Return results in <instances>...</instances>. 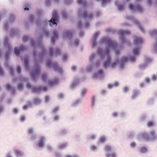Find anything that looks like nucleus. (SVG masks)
<instances>
[{
  "mask_svg": "<svg viewBox=\"0 0 157 157\" xmlns=\"http://www.w3.org/2000/svg\"><path fill=\"white\" fill-rule=\"evenodd\" d=\"M58 17L56 11L53 10L52 11V17L49 21H48L47 20H45L42 21L39 19H36L35 20L36 25L37 26L40 28H43V29H44L48 22L49 25L51 27L55 25L56 26L57 23L58 21Z\"/></svg>",
  "mask_w": 157,
  "mask_h": 157,
  "instance_id": "nucleus-1",
  "label": "nucleus"
},
{
  "mask_svg": "<svg viewBox=\"0 0 157 157\" xmlns=\"http://www.w3.org/2000/svg\"><path fill=\"white\" fill-rule=\"evenodd\" d=\"M46 53L44 46L41 44L40 46H35L33 51V56L34 58V62L35 64L41 62Z\"/></svg>",
  "mask_w": 157,
  "mask_h": 157,
  "instance_id": "nucleus-2",
  "label": "nucleus"
},
{
  "mask_svg": "<svg viewBox=\"0 0 157 157\" xmlns=\"http://www.w3.org/2000/svg\"><path fill=\"white\" fill-rule=\"evenodd\" d=\"M78 17L80 16L83 17L84 19L85 22L82 24L81 21H79L77 24L78 28L81 29L83 24L84 27L88 28L90 27L89 21L93 17V14L92 13L88 14L85 10H84L81 13L80 10H79L78 12Z\"/></svg>",
  "mask_w": 157,
  "mask_h": 157,
  "instance_id": "nucleus-3",
  "label": "nucleus"
},
{
  "mask_svg": "<svg viewBox=\"0 0 157 157\" xmlns=\"http://www.w3.org/2000/svg\"><path fill=\"white\" fill-rule=\"evenodd\" d=\"M100 42L106 44V46L114 49L116 55L118 56L120 53V51L118 48L117 44L116 41H113L109 38L103 37L100 40Z\"/></svg>",
  "mask_w": 157,
  "mask_h": 157,
  "instance_id": "nucleus-4",
  "label": "nucleus"
},
{
  "mask_svg": "<svg viewBox=\"0 0 157 157\" xmlns=\"http://www.w3.org/2000/svg\"><path fill=\"white\" fill-rule=\"evenodd\" d=\"M97 54L93 53L89 58V61L92 63L88 65L86 68V71L88 72H91L94 69L99 67L100 64V60H97L95 62L92 63L94 60L97 58Z\"/></svg>",
  "mask_w": 157,
  "mask_h": 157,
  "instance_id": "nucleus-5",
  "label": "nucleus"
},
{
  "mask_svg": "<svg viewBox=\"0 0 157 157\" xmlns=\"http://www.w3.org/2000/svg\"><path fill=\"white\" fill-rule=\"evenodd\" d=\"M139 136L146 140L154 141L157 139V135L153 131H151L149 133H142L139 135Z\"/></svg>",
  "mask_w": 157,
  "mask_h": 157,
  "instance_id": "nucleus-6",
  "label": "nucleus"
},
{
  "mask_svg": "<svg viewBox=\"0 0 157 157\" xmlns=\"http://www.w3.org/2000/svg\"><path fill=\"white\" fill-rule=\"evenodd\" d=\"M9 39L7 37L5 38L4 40V46L6 48V51L4 66L6 67L10 66L8 64L9 56L11 50L10 44L8 42Z\"/></svg>",
  "mask_w": 157,
  "mask_h": 157,
  "instance_id": "nucleus-7",
  "label": "nucleus"
},
{
  "mask_svg": "<svg viewBox=\"0 0 157 157\" xmlns=\"http://www.w3.org/2000/svg\"><path fill=\"white\" fill-rule=\"evenodd\" d=\"M43 36V34H40L38 40L35 42L32 39L30 36L25 35L23 37L22 40L24 42H25L28 40H30V44L31 47H34L37 45L40 46L41 45V41H42Z\"/></svg>",
  "mask_w": 157,
  "mask_h": 157,
  "instance_id": "nucleus-8",
  "label": "nucleus"
},
{
  "mask_svg": "<svg viewBox=\"0 0 157 157\" xmlns=\"http://www.w3.org/2000/svg\"><path fill=\"white\" fill-rule=\"evenodd\" d=\"M111 58L110 56L107 57L106 59L103 63V66L104 68L107 69L108 67H111L112 68H114L117 65L119 64V62L118 59H116L114 61H111Z\"/></svg>",
  "mask_w": 157,
  "mask_h": 157,
  "instance_id": "nucleus-9",
  "label": "nucleus"
},
{
  "mask_svg": "<svg viewBox=\"0 0 157 157\" xmlns=\"http://www.w3.org/2000/svg\"><path fill=\"white\" fill-rule=\"evenodd\" d=\"M118 33L120 36V39L122 44L128 45L130 44L129 40L126 39L124 36V35H127L130 34L131 33L130 31L121 30L118 31Z\"/></svg>",
  "mask_w": 157,
  "mask_h": 157,
  "instance_id": "nucleus-10",
  "label": "nucleus"
},
{
  "mask_svg": "<svg viewBox=\"0 0 157 157\" xmlns=\"http://www.w3.org/2000/svg\"><path fill=\"white\" fill-rule=\"evenodd\" d=\"M136 57L134 56H130L129 58L126 56L123 57L121 59L119 62L120 68L121 69L124 68L125 64L128 60H129L131 62H135L136 60Z\"/></svg>",
  "mask_w": 157,
  "mask_h": 157,
  "instance_id": "nucleus-11",
  "label": "nucleus"
},
{
  "mask_svg": "<svg viewBox=\"0 0 157 157\" xmlns=\"http://www.w3.org/2000/svg\"><path fill=\"white\" fill-rule=\"evenodd\" d=\"M104 151L106 157H117L118 155L117 153L113 151L112 147L109 145L105 146Z\"/></svg>",
  "mask_w": 157,
  "mask_h": 157,
  "instance_id": "nucleus-12",
  "label": "nucleus"
},
{
  "mask_svg": "<svg viewBox=\"0 0 157 157\" xmlns=\"http://www.w3.org/2000/svg\"><path fill=\"white\" fill-rule=\"evenodd\" d=\"M46 66L48 67H52L54 71L60 73L62 72V69L59 66L56 62H52L51 60H48L46 62Z\"/></svg>",
  "mask_w": 157,
  "mask_h": 157,
  "instance_id": "nucleus-13",
  "label": "nucleus"
},
{
  "mask_svg": "<svg viewBox=\"0 0 157 157\" xmlns=\"http://www.w3.org/2000/svg\"><path fill=\"white\" fill-rule=\"evenodd\" d=\"M26 85L27 87L31 89L33 93L39 92L41 91L45 92L47 90V87L46 86H33L29 82H27Z\"/></svg>",
  "mask_w": 157,
  "mask_h": 157,
  "instance_id": "nucleus-14",
  "label": "nucleus"
},
{
  "mask_svg": "<svg viewBox=\"0 0 157 157\" xmlns=\"http://www.w3.org/2000/svg\"><path fill=\"white\" fill-rule=\"evenodd\" d=\"M35 69L30 73V75L32 78L34 80L38 75L40 72V67L38 64L35 65Z\"/></svg>",
  "mask_w": 157,
  "mask_h": 157,
  "instance_id": "nucleus-15",
  "label": "nucleus"
},
{
  "mask_svg": "<svg viewBox=\"0 0 157 157\" xmlns=\"http://www.w3.org/2000/svg\"><path fill=\"white\" fill-rule=\"evenodd\" d=\"M126 19L132 21L134 23L137 25L140 29L141 30L142 32H144V28L140 25L139 21L135 18L133 16H126Z\"/></svg>",
  "mask_w": 157,
  "mask_h": 157,
  "instance_id": "nucleus-16",
  "label": "nucleus"
},
{
  "mask_svg": "<svg viewBox=\"0 0 157 157\" xmlns=\"http://www.w3.org/2000/svg\"><path fill=\"white\" fill-rule=\"evenodd\" d=\"M97 52L99 54L100 58L101 59H104L105 58V56L106 55L107 57L109 56H110L109 55V50L108 47L105 48L104 50V54H103L102 49L100 48L98 49Z\"/></svg>",
  "mask_w": 157,
  "mask_h": 157,
  "instance_id": "nucleus-17",
  "label": "nucleus"
},
{
  "mask_svg": "<svg viewBox=\"0 0 157 157\" xmlns=\"http://www.w3.org/2000/svg\"><path fill=\"white\" fill-rule=\"evenodd\" d=\"M150 35L152 36H155L156 42L154 45V51L155 53H157V29L151 30L149 32Z\"/></svg>",
  "mask_w": 157,
  "mask_h": 157,
  "instance_id": "nucleus-18",
  "label": "nucleus"
},
{
  "mask_svg": "<svg viewBox=\"0 0 157 157\" xmlns=\"http://www.w3.org/2000/svg\"><path fill=\"white\" fill-rule=\"evenodd\" d=\"M46 138L44 136H40L37 144V146L40 149H42L45 145Z\"/></svg>",
  "mask_w": 157,
  "mask_h": 157,
  "instance_id": "nucleus-19",
  "label": "nucleus"
},
{
  "mask_svg": "<svg viewBox=\"0 0 157 157\" xmlns=\"http://www.w3.org/2000/svg\"><path fill=\"white\" fill-rule=\"evenodd\" d=\"M128 6L129 9L131 10L137 11L141 13L143 12L142 9L138 5H134L131 3H129Z\"/></svg>",
  "mask_w": 157,
  "mask_h": 157,
  "instance_id": "nucleus-20",
  "label": "nucleus"
},
{
  "mask_svg": "<svg viewBox=\"0 0 157 157\" xmlns=\"http://www.w3.org/2000/svg\"><path fill=\"white\" fill-rule=\"evenodd\" d=\"M105 73L102 69H99L97 74H94L93 76V78H98L101 79L104 77Z\"/></svg>",
  "mask_w": 157,
  "mask_h": 157,
  "instance_id": "nucleus-21",
  "label": "nucleus"
},
{
  "mask_svg": "<svg viewBox=\"0 0 157 157\" xmlns=\"http://www.w3.org/2000/svg\"><path fill=\"white\" fill-rule=\"evenodd\" d=\"M73 33V30H69L63 32V35L64 36L66 37L70 41H71Z\"/></svg>",
  "mask_w": 157,
  "mask_h": 157,
  "instance_id": "nucleus-22",
  "label": "nucleus"
},
{
  "mask_svg": "<svg viewBox=\"0 0 157 157\" xmlns=\"http://www.w3.org/2000/svg\"><path fill=\"white\" fill-rule=\"evenodd\" d=\"M26 49V48L24 46L21 45L19 47H15L14 48V53L17 56L19 55L21 51H24Z\"/></svg>",
  "mask_w": 157,
  "mask_h": 157,
  "instance_id": "nucleus-23",
  "label": "nucleus"
},
{
  "mask_svg": "<svg viewBox=\"0 0 157 157\" xmlns=\"http://www.w3.org/2000/svg\"><path fill=\"white\" fill-rule=\"evenodd\" d=\"M60 50L59 48H56L54 49V51L52 48H50L49 51V55L50 56H52L53 55H57L59 54Z\"/></svg>",
  "mask_w": 157,
  "mask_h": 157,
  "instance_id": "nucleus-24",
  "label": "nucleus"
},
{
  "mask_svg": "<svg viewBox=\"0 0 157 157\" xmlns=\"http://www.w3.org/2000/svg\"><path fill=\"white\" fill-rule=\"evenodd\" d=\"M143 39L141 37L136 36L134 39V42L135 44L136 45H140L143 42Z\"/></svg>",
  "mask_w": 157,
  "mask_h": 157,
  "instance_id": "nucleus-25",
  "label": "nucleus"
},
{
  "mask_svg": "<svg viewBox=\"0 0 157 157\" xmlns=\"http://www.w3.org/2000/svg\"><path fill=\"white\" fill-rule=\"evenodd\" d=\"M79 80L77 78H74L73 82L71 86V88L73 89L75 88L78 85Z\"/></svg>",
  "mask_w": 157,
  "mask_h": 157,
  "instance_id": "nucleus-26",
  "label": "nucleus"
},
{
  "mask_svg": "<svg viewBox=\"0 0 157 157\" xmlns=\"http://www.w3.org/2000/svg\"><path fill=\"white\" fill-rule=\"evenodd\" d=\"M151 82V79L148 77L146 78L145 79L144 82L141 83L139 86L140 87L143 88L147 86V85L150 83Z\"/></svg>",
  "mask_w": 157,
  "mask_h": 157,
  "instance_id": "nucleus-27",
  "label": "nucleus"
},
{
  "mask_svg": "<svg viewBox=\"0 0 157 157\" xmlns=\"http://www.w3.org/2000/svg\"><path fill=\"white\" fill-rule=\"evenodd\" d=\"M29 135L30 137V139L32 140H34L36 137L35 134L34 133V131L32 128H30L28 130Z\"/></svg>",
  "mask_w": 157,
  "mask_h": 157,
  "instance_id": "nucleus-28",
  "label": "nucleus"
},
{
  "mask_svg": "<svg viewBox=\"0 0 157 157\" xmlns=\"http://www.w3.org/2000/svg\"><path fill=\"white\" fill-rule=\"evenodd\" d=\"M5 88L6 89L10 91L12 94L13 95L15 93V91L14 88L11 86L9 84H7L5 85Z\"/></svg>",
  "mask_w": 157,
  "mask_h": 157,
  "instance_id": "nucleus-29",
  "label": "nucleus"
},
{
  "mask_svg": "<svg viewBox=\"0 0 157 157\" xmlns=\"http://www.w3.org/2000/svg\"><path fill=\"white\" fill-rule=\"evenodd\" d=\"M99 35L98 32L96 33L94 35L92 38V48L94 47L96 45V40L97 38Z\"/></svg>",
  "mask_w": 157,
  "mask_h": 157,
  "instance_id": "nucleus-30",
  "label": "nucleus"
},
{
  "mask_svg": "<svg viewBox=\"0 0 157 157\" xmlns=\"http://www.w3.org/2000/svg\"><path fill=\"white\" fill-rule=\"evenodd\" d=\"M14 151L16 157H22L24 156V153L17 149H14Z\"/></svg>",
  "mask_w": 157,
  "mask_h": 157,
  "instance_id": "nucleus-31",
  "label": "nucleus"
},
{
  "mask_svg": "<svg viewBox=\"0 0 157 157\" xmlns=\"http://www.w3.org/2000/svg\"><path fill=\"white\" fill-rule=\"evenodd\" d=\"M115 5L120 11H122L124 10V5L123 4H120L118 1H117L115 2Z\"/></svg>",
  "mask_w": 157,
  "mask_h": 157,
  "instance_id": "nucleus-32",
  "label": "nucleus"
},
{
  "mask_svg": "<svg viewBox=\"0 0 157 157\" xmlns=\"http://www.w3.org/2000/svg\"><path fill=\"white\" fill-rule=\"evenodd\" d=\"M58 37V33L56 32H53V35L51 37V40L52 44H54L55 40Z\"/></svg>",
  "mask_w": 157,
  "mask_h": 157,
  "instance_id": "nucleus-33",
  "label": "nucleus"
},
{
  "mask_svg": "<svg viewBox=\"0 0 157 157\" xmlns=\"http://www.w3.org/2000/svg\"><path fill=\"white\" fill-rule=\"evenodd\" d=\"M97 137V134L96 133H91L88 135L87 137V138L88 140H95Z\"/></svg>",
  "mask_w": 157,
  "mask_h": 157,
  "instance_id": "nucleus-34",
  "label": "nucleus"
},
{
  "mask_svg": "<svg viewBox=\"0 0 157 157\" xmlns=\"http://www.w3.org/2000/svg\"><path fill=\"white\" fill-rule=\"evenodd\" d=\"M140 92L138 90H134L132 93V95L131 96L132 99H135L140 94Z\"/></svg>",
  "mask_w": 157,
  "mask_h": 157,
  "instance_id": "nucleus-35",
  "label": "nucleus"
},
{
  "mask_svg": "<svg viewBox=\"0 0 157 157\" xmlns=\"http://www.w3.org/2000/svg\"><path fill=\"white\" fill-rule=\"evenodd\" d=\"M82 101V98L78 99L73 102L72 105L74 106H77L81 104Z\"/></svg>",
  "mask_w": 157,
  "mask_h": 157,
  "instance_id": "nucleus-36",
  "label": "nucleus"
},
{
  "mask_svg": "<svg viewBox=\"0 0 157 157\" xmlns=\"http://www.w3.org/2000/svg\"><path fill=\"white\" fill-rule=\"evenodd\" d=\"M68 145L67 143L66 142L59 144L58 145V148L59 149H63L66 148Z\"/></svg>",
  "mask_w": 157,
  "mask_h": 157,
  "instance_id": "nucleus-37",
  "label": "nucleus"
},
{
  "mask_svg": "<svg viewBox=\"0 0 157 157\" xmlns=\"http://www.w3.org/2000/svg\"><path fill=\"white\" fill-rule=\"evenodd\" d=\"M24 64L25 69L29 70V59L28 58H25L24 59Z\"/></svg>",
  "mask_w": 157,
  "mask_h": 157,
  "instance_id": "nucleus-38",
  "label": "nucleus"
},
{
  "mask_svg": "<svg viewBox=\"0 0 157 157\" xmlns=\"http://www.w3.org/2000/svg\"><path fill=\"white\" fill-rule=\"evenodd\" d=\"M18 31L17 29H11L10 33V35L11 36H13L17 35L18 34Z\"/></svg>",
  "mask_w": 157,
  "mask_h": 157,
  "instance_id": "nucleus-39",
  "label": "nucleus"
},
{
  "mask_svg": "<svg viewBox=\"0 0 157 157\" xmlns=\"http://www.w3.org/2000/svg\"><path fill=\"white\" fill-rule=\"evenodd\" d=\"M15 19V14L13 13H11L10 14L9 22L10 23L13 22Z\"/></svg>",
  "mask_w": 157,
  "mask_h": 157,
  "instance_id": "nucleus-40",
  "label": "nucleus"
},
{
  "mask_svg": "<svg viewBox=\"0 0 157 157\" xmlns=\"http://www.w3.org/2000/svg\"><path fill=\"white\" fill-rule=\"evenodd\" d=\"M58 79H55L51 81L48 83V85L49 86H53L58 84Z\"/></svg>",
  "mask_w": 157,
  "mask_h": 157,
  "instance_id": "nucleus-41",
  "label": "nucleus"
},
{
  "mask_svg": "<svg viewBox=\"0 0 157 157\" xmlns=\"http://www.w3.org/2000/svg\"><path fill=\"white\" fill-rule=\"evenodd\" d=\"M133 56L136 57L138 56L140 54V49L138 48H136L132 51Z\"/></svg>",
  "mask_w": 157,
  "mask_h": 157,
  "instance_id": "nucleus-42",
  "label": "nucleus"
},
{
  "mask_svg": "<svg viewBox=\"0 0 157 157\" xmlns=\"http://www.w3.org/2000/svg\"><path fill=\"white\" fill-rule=\"evenodd\" d=\"M68 132V131L67 129H62L59 131V134L60 135L63 136L66 134Z\"/></svg>",
  "mask_w": 157,
  "mask_h": 157,
  "instance_id": "nucleus-43",
  "label": "nucleus"
},
{
  "mask_svg": "<svg viewBox=\"0 0 157 157\" xmlns=\"http://www.w3.org/2000/svg\"><path fill=\"white\" fill-rule=\"evenodd\" d=\"M118 84L119 83L118 82H116L113 84H108L107 87L108 89H111L113 87L117 86Z\"/></svg>",
  "mask_w": 157,
  "mask_h": 157,
  "instance_id": "nucleus-44",
  "label": "nucleus"
},
{
  "mask_svg": "<svg viewBox=\"0 0 157 157\" xmlns=\"http://www.w3.org/2000/svg\"><path fill=\"white\" fill-rule=\"evenodd\" d=\"M77 3L78 4L85 7L87 5L86 2L82 0H78Z\"/></svg>",
  "mask_w": 157,
  "mask_h": 157,
  "instance_id": "nucleus-45",
  "label": "nucleus"
},
{
  "mask_svg": "<svg viewBox=\"0 0 157 157\" xmlns=\"http://www.w3.org/2000/svg\"><path fill=\"white\" fill-rule=\"evenodd\" d=\"M106 139V137L104 136H102L100 137L98 141L99 143H103Z\"/></svg>",
  "mask_w": 157,
  "mask_h": 157,
  "instance_id": "nucleus-46",
  "label": "nucleus"
},
{
  "mask_svg": "<svg viewBox=\"0 0 157 157\" xmlns=\"http://www.w3.org/2000/svg\"><path fill=\"white\" fill-rule=\"evenodd\" d=\"M152 60V58L148 56H146L144 58V62L148 64Z\"/></svg>",
  "mask_w": 157,
  "mask_h": 157,
  "instance_id": "nucleus-47",
  "label": "nucleus"
},
{
  "mask_svg": "<svg viewBox=\"0 0 157 157\" xmlns=\"http://www.w3.org/2000/svg\"><path fill=\"white\" fill-rule=\"evenodd\" d=\"M97 1H99L100 0H95ZM102 6H105L107 3H109L111 1V0H101Z\"/></svg>",
  "mask_w": 157,
  "mask_h": 157,
  "instance_id": "nucleus-48",
  "label": "nucleus"
},
{
  "mask_svg": "<svg viewBox=\"0 0 157 157\" xmlns=\"http://www.w3.org/2000/svg\"><path fill=\"white\" fill-rule=\"evenodd\" d=\"M41 102V100L38 98H35L33 100V103L35 105H38Z\"/></svg>",
  "mask_w": 157,
  "mask_h": 157,
  "instance_id": "nucleus-49",
  "label": "nucleus"
},
{
  "mask_svg": "<svg viewBox=\"0 0 157 157\" xmlns=\"http://www.w3.org/2000/svg\"><path fill=\"white\" fill-rule=\"evenodd\" d=\"M148 64L144 63L140 64L139 66V68L140 69L144 70L147 67Z\"/></svg>",
  "mask_w": 157,
  "mask_h": 157,
  "instance_id": "nucleus-50",
  "label": "nucleus"
},
{
  "mask_svg": "<svg viewBox=\"0 0 157 157\" xmlns=\"http://www.w3.org/2000/svg\"><path fill=\"white\" fill-rule=\"evenodd\" d=\"M111 116L113 118H117L119 116V113L117 111H114L111 113Z\"/></svg>",
  "mask_w": 157,
  "mask_h": 157,
  "instance_id": "nucleus-51",
  "label": "nucleus"
},
{
  "mask_svg": "<svg viewBox=\"0 0 157 157\" xmlns=\"http://www.w3.org/2000/svg\"><path fill=\"white\" fill-rule=\"evenodd\" d=\"M32 103L31 102H29L28 103L24 105L23 107V109L24 110H26L28 108L31 107Z\"/></svg>",
  "mask_w": 157,
  "mask_h": 157,
  "instance_id": "nucleus-52",
  "label": "nucleus"
},
{
  "mask_svg": "<svg viewBox=\"0 0 157 157\" xmlns=\"http://www.w3.org/2000/svg\"><path fill=\"white\" fill-rule=\"evenodd\" d=\"M43 13V11L42 9H38L36 11V14L38 16L42 15Z\"/></svg>",
  "mask_w": 157,
  "mask_h": 157,
  "instance_id": "nucleus-53",
  "label": "nucleus"
},
{
  "mask_svg": "<svg viewBox=\"0 0 157 157\" xmlns=\"http://www.w3.org/2000/svg\"><path fill=\"white\" fill-rule=\"evenodd\" d=\"M61 13L62 15V17L63 19H67V14L64 10H63L61 12Z\"/></svg>",
  "mask_w": 157,
  "mask_h": 157,
  "instance_id": "nucleus-54",
  "label": "nucleus"
},
{
  "mask_svg": "<svg viewBox=\"0 0 157 157\" xmlns=\"http://www.w3.org/2000/svg\"><path fill=\"white\" fill-rule=\"evenodd\" d=\"M59 109V107H56L55 108L52 110V114L53 115H56Z\"/></svg>",
  "mask_w": 157,
  "mask_h": 157,
  "instance_id": "nucleus-55",
  "label": "nucleus"
},
{
  "mask_svg": "<svg viewBox=\"0 0 157 157\" xmlns=\"http://www.w3.org/2000/svg\"><path fill=\"white\" fill-rule=\"evenodd\" d=\"M34 16L33 15H30L29 16V23L32 24L33 23V21L34 20Z\"/></svg>",
  "mask_w": 157,
  "mask_h": 157,
  "instance_id": "nucleus-56",
  "label": "nucleus"
},
{
  "mask_svg": "<svg viewBox=\"0 0 157 157\" xmlns=\"http://www.w3.org/2000/svg\"><path fill=\"white\" fill-rule=\"evenodd\" d=\"M98 147L94 145H92L90 146V149L92 151H95L98 150Z\"/></svg>",
  "mask_w": 157,
  "mask_h": 157,
  "instance_id": "nucleus-57",
  "label": "nucleus"
},
{
  "mask_svg": "<svg viewBox=\"0 0 157 157\" xmlns=\"http://www.w3.org/2000/svg\"><path fill=\"white\" fill-rule=\"evenodd\" d=\"M17 90H21L23 88V85L22 82L18 83L17 84Z\"/></svg>",
  "mask_w": 157,
  "mask_h": 157,
  "instance_id": "nucleus-58",
  "label": "nucleus"
},
{
  "mask_svg": "<svg viewBox=\"0 0 157 157\" xmlns=\"http://www.w3.org/2000/svg\"><path fill=\"white\" fill-rule=\"evenodd\" d=\"M9 69V71L10 74L12 76L14 75V70L12 67L10 66H8L7 67Z\"/></svg>",
  "mask_w": 157,
  "mask_h": 157,
  "instance_id": "nucleus-59",
  "label": "nucleus"
},
{
  "mask_svg": "<svg viewBox=\"0 0 157 157\" xmlns=\"http://www.w3.org/2000/svg\"><path fill=\"white\" fill-rule=\"evenodd\" d=\"M73 0H64V3L66 5H69L72 3Z\"/></svg>",
  "mask_w": 157,
  "mask_h": 157,
  "instance_id": "nucleus-60",
  "label": "nucleus"
},
{
  "mask_svg": "<svg viewBox=\"0 0 157 157\" xmlns=\"http://www.w3.org/2000/svg\"><path fill=\"white\" fill-rule=\"evenodd\" d=\"M47 75L44 73L42 75L41 78L42 80L43 81H46L47 80Z\"/></svg>",
  "mask_w": 157,
  "mask_h": 157,
  "instance_id": "nucleus-61",
  "label": "nucleus"
},
{
  "mask_svg": "<svg viewBox=\"0 0 157 157\" xmlns=\"http://www.w3.org/2000/svg\"><path fill=\"white\" fill-rule=\"evenodd\" d=\"M30 6V4L29 3H27L25 5L24 10H29V7Z\"/></svg>",
  "mask_w": 157,
  "mask_h": 157,
  "instance_id": "nucleus-62",
  "label": "nucleus"
},
{
  "mask_svg": "<svg viewBox=\"0 0 157 157\" xmlns=\"http://www.w3.org/2000/svg\"><path fill=\"white\" fill-rule=\"evenodd\" d=\"M8 22H6V23H4L3 28L6 31H7L8 30Z\"/></svg>",
  "mask_w": 157,
  "mask_h": 157,
  "instance_id": "nucleus-63",
  "label": "nucleus"
},
{
  "mask_svg": "<svg viewBox=\"0 0 157 157\" xmlns=\"http://www.w3.org/2000/svg\"><path fill=\"white\" fill-rule=\"evenodd\" d=\"M54 117H53V121H57L59 119V117L58 115H53Z\"/></svg>",
  "mask_w": 157,
  "mask_h": 157,
  "instance_id": "nucleus-64",
  "label": "nucleus"
}]
</instances>
